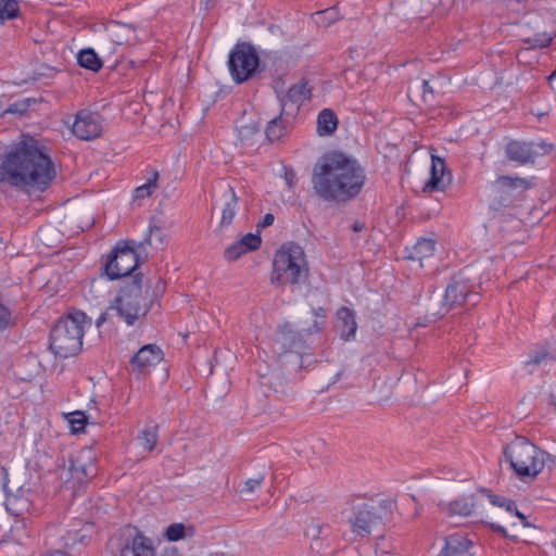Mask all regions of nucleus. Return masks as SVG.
<instances>
[{
	"label": "nucleus",
	"mask_w": 556,
	"mask_h": 556,
	"mask_svg": "<svg viewBox=\"0 0 556 556\" xmlns=\"http://www.w3.org/2000/svg\"><path fill=\"white\" fill-rule=\"evenodd\" d=\"M504 457L520 479L535 478L546 462L552 459L551 455L523 437L515 438L505 446Z\"/></svg>",
	"instance_id": "6"
},
{
	"label": "nucleus",
	"mask_w": 556,
	"mask_h": 556,
	"mask_svg": "<svg viewBox=\"0 0 556 556\" xmlns=\"http://www.w3.org/2000/svg\"><path fill=\"white\" fill-rule=\"evenodd\" d=\"M513 513L520 519L523 527H530V523L527 520V517L520 513L516 507L513 509Z\"/></svg>",
	"instance_id": "48"
},
{
	"label": "nucleus",
	"mask_w": 556,
	"mask_h": 556,
	"mask_svg": "<svg viewBox=\"0 0 556 556\" xmlns=\"http://www.w3.org/2000/svg\"><path fill=\"white\" fill-rule=\"evenodd\" d=\"M491 528H492L494 531H496V532H498V533H501V534H503V535H506V530H505V528H503L502 526L496 525V523H492V525H491Z\"/></svg>",
	"instance_id": "50"
},
{
	"label": "nucleus",
	"mask_w": 556,
	"mask_h": 556,
	"mask_svg": "<svg viewBox=\"0 0 556 556\" xmlns=\"http://www.w3.org/2000/svg\"><path fill=\"white\" fill-rule=\"evenodd\" d=\"M260 65V58L250 43L242 42L235 46L229 54L228 66L233 80L237 84L251 78Z\"/></svg>",
	"instance_id": "8"
},
{
	"label": "nucleus",
	"mask_w": 556,
	"mask_h": 556,
	"mask_svg": "<svg viewBox=\"0 0 556 556\" xmlns=\"http://www.w3.org/2000/svg\"><path fill=\"white\" fill-rule=\"evenodd\" d=\"M66 419L68 420L72 432L79 433L84 431L85 426L87 424V416L81 410L72 412L66 415Z\"/></svg>",
	"instance_id": "37"
},
{
	"label": "nucleus",
	"mask_w": 556,
	"mask_h": 556,
	"mask_svg": "<svg viewBox=\"0 0 556 556\" xmlns=\"http://www.w3.org/2000/svg\"><path fill=\"white\" fill-rule=\"evenodd\" d=\"M315 315L318 316V317H325L324 309L323 308H318L317 311H315Z\"/></svg>",
	"instance_id": "54"
},
{
	"label": "nucleus",
	"mask_w": 556,
	"mask_h": 556,
	"mask_svg": "<svg viewBox=\"0 0 556 556\" xmlns=\"http://www.w3.org/2000/svg\"><path fill=\"white\" fill-rule=\"evenodd\" d=\"M471 298H477V294L471 293L465 282L454 280L446 287L444 302L438 314L443 315L453 308L463 306Z\"/></svg>",
	"instance_id": "14"
},
{
	"label": "nucleus",
	"mask_w": 556,
	"mask_h": 556,
	"mask_svg": "<svg viewBox=\"0 0 556 556\" xmlns=\"http://www.w3.org/2000/svg\"><path fill=\"white\" fill-rule=\"evenodd\" d=\"M555 150L553 143L541 141L511 140L505 147L506 157L519 165L534 163L538 156L547 155Z\"/></svg>",
	"instance_id": "10"
},
{
	"label": "nucleus",
	"mask_w": 556,
	"mask_h": 556,
	"mask_svg": "<svg viewBox=\"0 0 556 556\" xmlns=\"http://www.w3.org/2000/svg\"><path fill=\"white\" fill-rule=\"evenodd\" d=\"M364 228H365V224H364V223H362V222H355V223L352 225V229H353V231H355V232H359V231L364 230Z\"/></svg>",
	"instance_id": "49"
},
{
	"label": "nucleus",
	"mask_w": 556,
	"mask_h": 556,
	"mask_svg": "<svg viewBox=\"0 0 556 556\" xmlns=\"http://www.w3.org/2000/svg\"><path fill=\"white\" fill-rule=\"evenodd\" d=\"M165 238H166V235L162 230L161 227H159L156 225H151L149 227V235L142 242L138 243L137 249L138 250L144 249V247L147 244L152 245L153 241L155 242V249H159V248L163 247V244L165 243Z\"/></svg>",
	"instance_id": "29"
},
{
	"label": "nucleus",
	"mask_w": 556,
	"mask_h": 556,
	"mask_svg": "<svg viewBox=\"0 0 556 556\" xmlns=\"http://www.w3.org/2000/svg\"><path fill=\"white\" fill-rule=\"evenodd\" d=\"M336 327L343 340L353 338L357 329L354 312L348 307H341L337 312Z\"/></svg>",
	"instance_id": "23"
},
{
	"label": "nucleus",
	"mask_w": 556,
	"mask_h": 556,
	"mask_svg": "<svg viewBox=\"0 0 556 556\" xmlns=\"http://www.w3.org/2000/svg\"><path fill=\"white\" fill-rule=\"evenodd\" d=\"M30 507V501L25 497L24 494L20 493H7L5 508L13 516H22L25 511H28Z\"/></svg>",
	"instance_id": "25"
},
{
	"label": "nucleus",
	"mask_w": 556,
	"mask_h": 556,
	"mask_svg": "<svg viewBox=\"0 0 556 556\" xmlns=\"http://www.w3.org/2000/svg\"><path fill=\"white\" fill-rule=\"evenodd\" d=\"M275 220V217L273 214L268 213L263 217V220L257 224L258 228H266L270 226Z\"/></svg>",
	"instance_id": "47"
},
{
	"label": "nucleus",
	"mask_w": 556,
	"mask_h": 556,
	"mask_svg": "<svg viewBox=\"0 0 556 556\" xmlns=\"http://www.w3.org/2000/svg\"><path fill=\"white\" fill-rule=\"evenodd\" d=\"M258 132V127L254 123L244 124L239 127V137L241 141L249 142L252 137Z\"/></svg>",
	"instance_id": "41"
},
{
	"label": "nucleus",
	"mask_w": 556,
	"mask_h": 556,
	"mask_svg": "<svg viewBox=\"0 0 556 556\" xmlns=\"http://www.w3.org/2000/svg\"><path fill=\"white\" fill-rule=\"evenodd\" d=\"M150 309L149 302L143 295L142 275H136L132 280L121 288L119 293L96 321L99 328L116 317L127 326H134L146 317Z\"/></svg>",
	"instance_id": "3"
},
{
	"label": "nucleus",
	"mask_w": 556,
	"mask_h": 556,
	"mask_svg": "<svg viewBox=\"0 0 556 556\" xmlns=\"http://www.w3.org/2000/svg\"><path fill=\"white\" fill-rule=\"evenodd\" d=\"M391 513V503L386 501H368L355 505L349 518L352 534L355 539L370 535L381 539Z\"/></svg>",
	"instance_id": "7"
},
{
	"label": "nucleus",
	"mask_w": 556,
	"mask_h": 556,
	"mask_svg": "<svg viewBox=\"0 0 556 556\" xmlns=\"http://www.w3.org/2000/svg\"><path fill=\"white\" fill-rule=\"evenodd\" d=\"M223 208L220 217V227H228L237 214L239 198L235 192L233 187L227 185L222 193Z\"/></svg>",
	"instance_id": "21"
},
{
	"label": "nucleus",
	"mask_w": 556,
	"mask_h": 556,
	"mask_svg": "<svg viewBox=\"0 0 556 556\" xmlns=\"http://www.w3.org/2000/svg\"><path fill=\"white\" fill-rule=\"evenodd\" d=\"M431 177L425 184L424 191H442L452 182V174L446 170L443 159L431 155Z\"/></svg>",
	"instance_id": "17"
},
{
	"label": "nucleus",
	"mask_w": 556,
	"mask_h": 556,
	"mask_svg": "<svg viewBox=\"0 0 556 556\" xmlns=\"http://www.w3.org/2000/svg\"><path fill=\"white\" fill-rule=\"evenodd\" d=\"M481 495L489 498L490 503L494 506L504 507L507 511L513 513V509L515 508V502L511 500H508L506 497L492 494L486 489H480L478 491Z\"/></svg>",
	"instance_id": "34"
},
{
	"label": "nucleus",
	"mask_w": 556,
	"mask_h": 556,
	"mask_svg": "<svg viewBox=\"0 0 556 556\" xmlns=\"http://www.w3.org/2000/svg\"><path fill=\"white\" fill-rule=\"evenodd\" d=\"M157 178H159V173L154 172L152 177L144 185L139 186L135 189L134 198L135 199H144L147 197H150L152 194V192L157 187V184H156Z\"/></svg>",
	"instance_id": "36"
},
{
	"label": "nucleus",
	"mask_w": 556,
	"mask_h": 556,
	"mask_svg": "<svg viewBox=\"0 0 556 556\" xmlns=\"http://www.w3.org/2000/svg\"><path fill=\"white\" fill-rule=\"evenodd\" d=\"M163 359V352L156 344H147L142 346L131 358L132 370L138 375H143L149 369L157 365Z\"/></svg>",
	"instance_id": "15"
},
{
	"label": "nucleus",
	"mask_w": 556,
	"mask_h": 556,
	"mask_svg": "<svg viewBox=\"0 0 556 556\" xmlns=\"http://www.w3.org/2000/svg\"><path fill=\"white\" fill-rule=\"evenodd\" d=\"M283 170H285V175H283L285 181H286L288 188L291 190L298 184L296 173L293 168L287 167V166L283 167Z\"/></svg>",
	"instance_id": "44"
},
{
	"label": "nucleus",
	"mask_w": 556,
	"mask_h": 556,
	"mask_svg": "<svg viewBox=\"0 0 556 556\" xmlns=\"http://www.w3.org/2000/svg\"><path fill=\"white\" fill-rule=\"evenodd\" d=\"M93 466H87L84 462L83 453L76 458H70L67 462L63 460L62 465L58 466V475L60 480L68 483L72 480L77 484L84 483L93 472Z\"/></svg>",
	"instance_id": "13"
},
{
	"label": "nucleus",
	"mask_w": 556,
	"mask_h": 556,
	"mask_svg": "<svg viewBox=\"0 0 556 556\" xmlns=\"http://www.w3.org/2000/svg\"><path fill=\"white\" fill-rule=\"evenodd\" d=\"M530 187V182L525 178L519 177H509V176H500L491 185V192L497 197L501 195L503 198L504 193L514 189H528Z\"/></svg>",
	"instance_id": "24"
},
{
	"label": "nucleus",
	"mask_w": 556,
	"mask_h": 556,
	"mask_svg": "<svg viewBox=\"0 0 556 556\" xmlns=\"http://www.w3.org/2000/svg\"><path fill=\"white\" fill-rule=\"evenodd\" d=\"M12 324V313L9 307H7L0 301V330L8 328Z\"/></svg>",
	"instance_id": "43"
},
{
	"label": "nucleus",
	"mask_w": 556,
	"mask_h": 556,
	"mask_svg": "<svg viewBox=\"0 0 556 556\" xmlns=\"http://www.w3.org/2000/svg\"><path fill=\"white\" fill-rule=\"evenodd\" d=\"M8 112H10V113H18V112H22V110L20 109V106H17V104H13V105H11L8 109Z\"/></svg>",
	"instance_id": "52"
},
{
	"label": "nucleus",
	"mask_w": 556,
	"mask_h": 556,
	"mask_svg": "<svg viewBox=\"0 0 556 556\" xmlns=\"http://www.w3.org/2000/svg\"><path fill=\"white\" fill-rule=\"evenodd\" d=\"M314 327H315V331L320 330V327L318 326L317 321H315Z\"/></svg>",
	"instance_id": "55"
},
{
	"label": "nucleus",
	"mask_w": 556,
	"mask_h": 556,
	"mask_svg": "<svg viewBox=\"0 0 556 556\" xmlns=\"http://www.w3.org/2000/svg\"><path fill=\"white\" fill-rule=\"evenodd\" d=\"M185 526L182 523H172L165 531V536L170 542H176L185 536Z\"/></svg>",
	"instance_id": "40"
},
{
	"label": "nucleus",
	"mask_w": 556,
	"mask_h": 556,
	"mask_svg": "<svg viewBox=\"0 0 556 556\" xmlns=\"http://www.w3.org/2000/svg\"><path fill=\"white\" fill-rule=\"evenodd\" d=\"M139 444L147 452L153 451L157 442L156 427L154 429H144L138 434Z\"/></svg>",
	"instance_id": "33"
},
{
	"label": "nucleus",
	"mask_w": 556,
	"mask_h": 556,
	"mask_svg": "<svg viewBox=\"0 0 556 556\" xmlns=\"http://www.w3.org/2000/svg\"><path fill=\"white\" fill-rule=\"evenodd\" d=\"M549 84L554 90H556V70L548 77Z\"/></svg>",
	"instance_id": "51"
},
{
	"label": "nucleus",
	"mask_w": 556,
	"mask_h": 556,
	"mask_svg": "<svg viewBox=\"0 0 556 556\" xmlns=\"http://www.w3.org/2000/svg\"><path fill=\"white\" fill-rule=\"evenodd\" d=\"M309 276L304 250L294 243H286L275 253L270 282L274 286H301Z\"/></svg>",
	"instance_id": "4"
},
{
	"label": "nucleus",
	"mask_w": 556,
	"mask_h": 556,
	"mask_svg": "<svg viewBox=\"0 0 556 556\" xmlns=\"http://www.w3.org/2000/svg\"><path fill=\"white\" fill-rule=\"evenodd\" d=\"M245 253V250L242 248L239 241H237L225 250V257L228 261H236Z\"/></svg>",
	"instance_id": "42"
},
{
	"label": "nucleus",
	"mask_w": 556,
	"mask_h": 556,
	"mask_svg": "<svg viewBox=\"0 0 556 556\" xmlns=\"http://www.w3.org/2000/svg\"><path fill=\"white\" fill-rule=\"evenodd\" d=\"M339 18L340 17L337 8H329L313 14V20L319 27H329Z\"/></svg>",
	"instance_id": "30"
},
{
	"label": "nucleus",
	"mask_w": 556,
	"mask_h": 556,
	"mask_svg": "<svg viewBox=\"0 0 556 556\" xmlns=\"http://www.w3.org/2000/svg\"><path fill=\"white\" fill-rule=\"evenodd\" d=\"M553 40V37L548 33H538L532 37L525 38L522 41L526 43L530 49H541L548 47Z\"/></svg>",
	"instance_id": "35"
},
{
	"label": "nucleus",
	"mask_w": 556,
	"mask_h": 556,
	"mask_svg": "<svg viewBox=\"0 0 556 556\" xmlns=\"http://www.w3.org/2000/svg\"><path fill=\"white\" fill-rule=\"evenodd\" d=\"M55 176L51 157L34 139L17 143L0 161V184L17 189L45 191Z\"/></svg>",
	"instance_id": "1"
},
{
	"label": "nucleus",
	"mask_w": 556,
	"mask_h": 556,
	"mask_svg": "<svg viewBox=\"0 0 556 556\" xmlns=\"http://www.w3.org/2000/svg\"><path fill=\"white\" fill-rule=\"evenodd\" d=\"M275 345L280 353L293 352L301 354L305 350L302 336L289 325L279 328L276 334Z\"/></svg>",
	"instance_id": "16"
},
{
	"label": "nucleus",
	"mask_w": 556,
	"mask_h": 556,
	"mask_svg": "<svg viewBox=\"0 0 556 556\" xmlns=\"http://www.w3.org/2000/svg\"><path fill=\"white\" fill-rule=\"evenodd\" d=\"M18 15V3L15 0H0V25L4 20H12Z\"/></svg>",
	"instance_id": "32"
},
{
	"label": "nucleus",
	"mask_w": 556,
	"mask_h": 556,
	"mask_svg": "<svg viewBox=\"0 0 556 556\" xmlns=\"http://www.w3.org/2000/svg\"><path fill=\"white\" fill-rule=\"evenodd\" d=\"M433 98V89L429 85L428 80L422 81V99L424 101H430Z\"/></svg>",
	"instance_id": "46"
},
{
	"label": "nucleus",
	"mask_w": 556,
	"mask_h": 556,
	"mask_svg": "<svg viewBox=\"0 0 556 556\" xmlns=\"http://www.w3.org/2000/svg\"><path fill=\"white\" fill-rule=\"evenodd\" d=\"M123 536L124 541L114 556H156L152 539L136 527H126Z\"/></svg>",
	"instance_id": "11"
},
{
	"label": "nucleus",
	"mask_w": 556,
	"mask_h": 556,
	"mask_svg": "<svg viewBox=\"0 0 556 556\" xmlns=\"http://www.w3.org/2000/svg\"><path fill=\"white\" fill-rule=\"evenodd\" d=\"M102 121L100 114L81 110L76 114L72 128L73 134L81 140L98 138L103 131Z\"/></svg>",
	"instance_id": "12"
},
{
	"label": "nucleus",
	"mask_w": 556,
	"mask_h": 556,
	"mask_svg": "<svg viewBox=\"0 0 556 556\" xmlns=\"http://www.w3.org/2000/svg\"><path fill=\"white\" fill-rule=\"evenodd\" d=\"M140 253L129 242L118 243L104 265V273L110 280L131 274L139 265Z\"/></svg>",
	"instance_id": "9"
},
{
	"label": "nucleus",
	"mask_w": 556,
	"mask_h": 556,
	"mask_svg": "<svg viewBox=\"0 0 556 556\" xmlns=\"http://www.w3.org/2000/svg\"><path fill=\"white\" fill-rule=\"evenodd\" d=\"M338 127V118L330 109H324L317 117V132L320 136L331 135Z\"/></svg>",
	"instance_id": "27"
},
{
	"label": "nucleus",
	"mask_w": 556,
	"mask_h": 556,
	"mask_svg": "<svg viewBox=\"0 0 556 556\" xmlns=\"http://www.w3.org/2000/svg\"><path fill=\"white\" fill-rule=\"evenodd\" d=\"M478 505L477 495H462L458 498L445 503L440 504V509L443 514L453 517V516H463L467 517L475 513L476 507Z\"/></svg>",
	"instance_id": "19"
},
{
	"label": "nucleus",
	"mask_w": 556,
	"mask_h": 556,
	"mask_svg": "<svg viewBox=\"0 0 556 556\" xmlns=\"http://www.w3.org/2000/svg\"><path fill=\"white\" fill-rule=\"evenodd\" d=\"M265 477L266 475L264 472H258L255 477L247 479L243 482L240 492L244 494L253 493L264 482Z\"/></svg>",
	"instance_id": "38"
},
{
	"label": "nucleus",
	"mask_w": 556,
	"mask_h": 556,
	"mask_svg": "<svg viewBox=\"0 0 556 556\" xmlns=\"http://www.w3.org/2000/svg\"><path fill=\"white\" fill-rule=\"evenodd\" d=\"M353 556H362V555H359L358 553H354V555H353Z\"/></svg>",
	"instance_id": "56"
},
{
	"label": "nucleus",
	"mask_w": 556,
	"mask_h": 556,
	"mask_svg": "<svg viewBox=\"0 0 556 556\" xmlns=\"http://www.w3.org/2000/svg\"><path fill=\"white\" fill-rule=\"evenodd\" d=\"M549 358H551L549 354L545 351L535 352L534 354H532L530 356V361L528 363L533 364V365H540Z\"/></svg>",
	"instance_id": "45"
},
{
	"label": "nucleus",
	"mask_w": 556,
	"mask_h": 556,
	"mask_svg": "<svg viewBox=\"0 0 556 556\" xmlns=\"http://www.w3.org/2000/svg\"><path fill=\"white\" fill-rule=\"evenodd\" d=\"M108 38L115 45H132L140 38L137 35V28L132 24H126L117 21L108 23L105 27Z\"/></svg>",
	"instance_id": "18"
},
{
	"label": "nucleus",
	"mask_w": 556,
	"mask_h": 556,
	"mask_svg": "<svg viewBox=\"0 0 556 556\" xmlns=\"http://www.w3.org/2000/svg\"><path fill=\"white\" fill-rule=\"evenodd\" d=\"M378 549H381V552H383V553H384V552H386V553H388V552L386 551V548H384V544H383V543H378V544H377V549H376V552H378Z\"/></svg>",
	"instance_id": "53"
},
{
	"label": "nucleus",
	"mask_w": 556,
	"mask_h": 556,
	"mask_svg": "<svg viewBox=\"0 0 556 556\" xmlns=\"http://www.w3.org/2000/svg\"><path fill=\"white\" fill-rule=\"evenodd\" d=\"M78 64L81 67L90 70L92 72H98L102 67V62L99 59L98 54L92 49H85L78 53L77 56Z\"/></svg>",
	"instance_id": "28"
},
{
	"label": "nucleus",
	"mask_w": 556,
	"mask_h": 556,
	"mask_svg": "<svg viewBox=\"0 0 556 556\" xmlns=\"http://www.w3.org/2000/svg\"><path fill=\"white\" fill-rule=\"evenodd\" d=\"M87 315L81 311L60 318L50 332V350L55 356L67 358L76 355L83 346Z\"/></svg>",
	"instance_id": "5"
},
{
	"label": "nucleus",
	"mask_w": 556,
	"mask_h": 556,
	"mask_svg": "<svg viewBox=\"0 0 556 556\" xmlns=\"http://www.w3.org/2000/svg\"><path fill=\"white\" fill-rule=\"evenodd\" d=\"M435 242L431 239H420L408 252L409 260L418 261L422 266V261L433 255Z\"/></svg>",
	"instance_id": "26"
},
{
	"label": "nucleus",
	"mask_w": 556,
	"mask_h": 556,
	"mask_svg": "<svg viewBox=\"0 0 556 556\" xmlns=\"http://www.w3.org/2000/svg\"><path fill=\"white\" fill-rule=\"evenodd\" d=\"M285 131L286 125L281 116L275 117L267 124L266 137L269 141L274 142L279 140L283 136Z\"/></svg>",
	"instance_id": "31"
},
{
	"label": "nucleus",
	"mask_w": 556,
	"mask_h": 556,
	"mask_svg": "<svg viewBox=\"0 0 556 556\" xmlns=\"http://www.w3.org/2000/svg\"><path fill=\"white\" fill-rule=\"evenodd\" d=\"M366 181L365 169L342 152H329L314 166L312 186L325 201L346 202L356 198Z\"/></svg>",
	"instance_id": "2"
},
{
	"label": "nucleus",
	"mask_w": 556,
	"mask_h": 556,
	"mask_svg": "<svg viewBox=\"0 0 556 556\" xmlns=\"http://www.w3.org/2000/svg\"><path fill=\"white\" fill-rule=\"evenodd\" d=\"M239 243L242 245V248L248 253L250 251L257 250L262 243V240L258 235L247 233L239 240Z\"/></svg>",
	"instance_id": "39"
},
{
	"label": "nucleus",
	"mask_w": 556,
	"mask_h": 556,
	"mask_svg": "<svg viewBox=\"0 0 556 556\" xmlns=\"http://www.w3.org/2000/svg\"><path fill=\"white\" fill-rule=\"evenodd\" d=\"M311 96L312 89L307 86V81L305 79H301L299 83L292 85L285 96L280 97L282 111L289 103L295 105L298 109L299 105L305 100H308Z\"/></svg>",
	"instance_id": "22"
},
{
	"label": "nucleus",
	"mask_w": 556,
	"mask_h": 556,
	"mask_svg": "<svg viewBox=\"0 0 556 556\" xmlns=\"http://www.w3.org/2000/svg\"><path fill=\"white\" fill-rule=\"evenodd\" d=\"M472 542L462 533L445 539V546L439 556H475Z\"/></svg>",
	"instance_id": "20"
}]
</instances>
